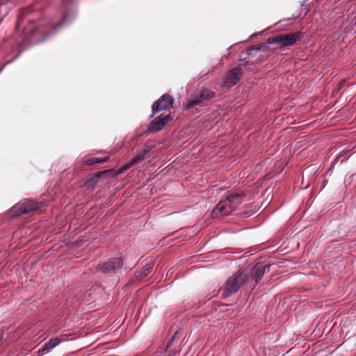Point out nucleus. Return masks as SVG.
Here are the masks:
<instances>
[{
    "label": "nucleus",
    "mask_w": 356,
    "mask_h": 356,
    "mask_svg": "<svg viewBox=\"0 0 356 356\" xmlns=\"http://www.w3.org/2000/svg\"><path fill=\"white\" fill-rule=\"evenodd\" d=\"M243 197V194L237 193L230 195L225 200H220L211 211V216L215 218L221 216L229 215L241 204Z\"/></svg>",
    "instance_id": "nucleus-1"
},
{
    "label": "nucleus",
    "mask_w": 356,
    "mask_h": 356,
    "mask_svg": "<svg viewBox=\"0 0 356 356\" xmlns=\"http://www.w3.org/2000/svg\"><path fill=\"white\" fill-rule=\"evenodd\" d=\"M248 277V273L244 270H238L236 271L227 279L222 289V296L223 298H228L236 293L247 282Z\"/></svg>",
    "instance_id": "nucleus-2"
},
{
    "label": "nucleus",
    "mask_w": 356,
    "mask_h": 356,
    "mask_svg": "<svg viewBox=\"0 0 356 356\" xmlns=\"http://www.w3.org/2000/svg\"><path fill=\"white\" fill-rule=\"evenodd\" d=\"M303 36L304 34L301 31L280 33L269 36L267 38V43L277 44V49L284 50L285 47L294 45Z\"/></svg>",
    "instance_id": "nucleus-3"
},
{
    "label": "nucleus",
    "mask_w": 356,
    "mask_h": 356,
    "mask_svg": "<svg viewBox=\"0 0 356 356\" xmlns=\"http://www.w3.org/2000/svg\"><path fill=\"white\" fill-rule=\"evenodd\" d=\"M215 97V92L210 89L204 88L201 90H197L191 95L188 100L186 108L189 109L194 106L198 105L202 102L209 101Z\"/></svg>",
    "instance_id": "nucleus-4"
},
{
    "label": "nucleus",
    "mask_w": 356,
    "mask_h": 356,
    "mask_svg": "<svg viewBox=\"0 0 356 356\" xmlns=\"http://www.w3.org/2000/svg\"><path fill=\"white\" fill-rule=\"evenodd\" d=\"M173 103L174 98L170 95L163 94L152 104L150 118L162 111L170 110L172 107Z\"/></svg>",
    "instance_id": "nucleus-5"
},
{
    "label": "nucleus",
    "mask_w": 356,
    "mask_h": 356,
    "mask_svg": "<svg viewBox=\"0 0 356 356\" xmlns=\"http://www.w3.org/2000/svg\"><path fill=\"white\" fill-rule=\"evenodd\" d=\"M51 34V33H44L43 31L33 26L26 29V33L24 32V40H30L31 43L37 44L43 42Z\"/></svg>",
    "instance_id": "nucleus-6"
},
{
    "label": "nucleus",
    "mask_w": 356,
    "mask_h": 356,
    "mask_svg": "<svg viewBox=\"0 0 356 356\" xmlns=\"http://www.w3.org/2000/svg\"><path fill=\"white\" fill-rule=\"evenodd\" d=\"M172 120L171 115H160L152 120L147 126V131L149 133H156L161 131L165 126Z\"/></svg>",
    "instance_id": "nucleus-7"
},
{
    "label": "nucleus",
    "mask_w": 356,
    "mask_h": 356,
    "mask_svg": "<svg viewBox=\"0 0 356 356\" xmlns=\"http://www.w3.org/2000/svg\"><path fill=\"white\" fill-rule=\"evenodd\" d=\"M123 262L121 258L115 257L109 259L108 261L99 264L98 270L102 273H108L113 272L122 267Z\"/></svg>",
    "instance_id": "nucleus-8"
},
{
    "label": "nucleus",
    "mask_w": 356,
    "mask_h": 356,
    "mask_svg": "<svg viewBox=\"0 0 356 356\" xmlns=\"http://www.w3.org/2000/svg\"><path fill=\"white\" fill-rule=\"evenodd\" d=\"M242 73V69L240 67L232 68L227 72L223 85L227 88L235 86L241 79Z\"/></svg>",
    "instance_id": "nucleus-9"
},
{
    "label": "nucleus",
    "mask_w": 356,
    "mask_h": 356,
    "mask_svg": "<svg viewBox=\"0 0 356 356\" xmlns=\"http://www.w3.org/2000/svg\"><path fill=\"white\" fill-rule=\"evenodd\" d=\"M177 335L178 332H176L172 335V339L167 343L164 356H175L180 351L179 339Z\"/></svg>",
    "instance_id": "nucleus-10"
},
{
    "label": "nucleus",
    "mask_w": 356,
    "mask_h": 356,
    "mask_svg": "<svg viewBox=\"0 0 356 356\" xmlns=\"http://www.w3.org/2000/svg\"><path fill=\"white\" fill-rule=\"evenodd\" d=\"M270 267V264L262 265L259 263L254 266L252 278L254 280L255 284H257L261 280L266 270H268Z\"/></svg>",
    "instance_id": "nucleus-11"
},
{
    "label": "nucleus",
    "mask_w": 356,
    "mask_h": 356,
    "mask_svg": "<svg viewBox=\"0 0 356 356\" xmlns=\"http://www.w3.org/2000/svg\"><path fill=\"white\" fill-rule=\"evenodd\" d=\"M45 206L42 202H35L32 200L26 199L24 201V215L35 211Z\"/></svg>",
    "instance_id": "nucleus-12"
},
{
    "label": "nucleus",
    "mask_w": 356,
    "mask_h": 356,
    "mask_svg": "<svg viewBox=\"0 0 356 356\" xmlns=\"http://www.w3.org/2000/svg\"><path fill=\"white\" fill-rule=\"evenodd\" d=\"M111 172H112V170H107L97 172L95 174H92L90 175V177L86 180V184L88 187H92L98 183L99 180L103 176L110 174Z\"/></svg>",
    "instance_id": "nucleus-13"
},
{
    "label": "nucleus",
    "mask_w": 356,
    "mask_h": 356,
    "mask_svg": "<svg viewBox=\"0 0 356 356\" xmlns=\"http://www.w3.org/2000/svg\"><path fill=\"white\" fill-rule=\"evenodd\" d=\"M268 43L266 44H261L257 46H251L246 49V54L248 56H254L255 53L262 51H267L269 49Z\"/></svg>",
    "instance_id": "nucleus-14"
},
{
    "label": "nucleus",
    "mask_w": 356,
    "mask_h": 356,
    "mask_svg": "<svg viewBox=\"0 0 356 356\" xmlns=\"http://www.w3.org/2000/svg\"><path fill=\"white\" fill-rule=\"evenodd\" d=\"M153 270L152 264H147L139 272H136L134 277L136 280H139L146 277Z\"/></svg>",
    "instance_id": "nucleus-15"
},
{
    "label": "nucleus",
    "mask_w": 356,
    "mask_h": 356,
    "mask_svg": "<svg viewBox=\"0 0 356 356\" xmlns=\"http://www.w3.org/2000/svg\"><path fill=\"white\" fill-rule=\"evenodd\" d=\"M22 214V204L17 203L8 211V218L13 219Z\"/></svg>",
    "instance_id": "nucleus-16"
},
{
    "label": "nucleus",
    "mask_w": 356,
    "mask_h": 356,
    "mask_svg": "<svg viewBox=\"0 0 356 356\" xmlns=\"http://www.w3.org/2000/svg\"><path fill=\"white\" fill-rule=\"evenodd\" d=\"M60 342V339L58 337L50 339L47 342H46L41 349L42 351L49 350L56 346H58ZM40 350H39V352Z\"/></svg>",
    "instance_id": "nucleus-17"
},
{
    "label": "nucleus",
    "mask_w": 356,
    "mask_h": 356,
    "mask_svg": "<svg viewBox=\"0 0 356 356\" xmlns=\"http://www.w3.org/2000/svg\"><path fill=\"white\" fill-rule=\"evenodd\" d=\"M108 159H109V157H108V156H105L102 159L97 158V157H92V158L86 159L85 161V164L87 165H92L94 164L104 163V162L108 161Z\"/></svg>",
    "instance_id": "nucleus-18"
},
{
    "label": "nucleus",
    "mask_w": 356,
    "mask_h": 356,
    "mask_svg": "<svg viewBox=\"0 0 356 356\" xmlns=\"http://www.w3.org/2000/svg\"><path fill=\"white\" fill-rule=\"evenodd\" d=\"M145 159V155L139 150L137 154L131 160V165H136Z\"/></svg>",
    "instance_id": "nucleus-19"
},
{
    "label": "nucleus",
    "mask_w": 356,
    "mask_h": 356,
    "mask_svg": "<svg viewBox=\"0 0 356 356\" xmlns=\"http://www.w3.org/2000/svg\"><path fill=\"white\" fill-rule=\"evenodd\" d=\"M67 15H65L63 17V18L56 24H55L53 27L52 30L53 32L56 31L58 28H60L67 20Z\"/></svg>",
    "instance_id": "nucleus-20"
},
{
    "label": "nucleus",
    "mask_w": 356,
    "mask_h": 356,
    "mask_svg": "<svg viewBox=\"0 0 356 356\" xmlns=\"http://www.w3.org/2000/svg\"><path fill=\"white\" fill-rule=\"evenodd\" d=\"M154 146L153 145H145L143 147L140 151L143 154V155L145 156L147 153L151 152L154 149Z\"/></svg>",
    "instance_id": "nucleus-21"
},
{
    "label": "nucleus",
    "mask_w": 356,
    "mask_h": 356,
    "mask_svg": "<svg viewBox=\"0 0 356 356\" xmlns=\"http://www.w3.org/2000/svg\"><path fill=\"white\" fill-rule=\"evenodd\" d=\"M154 146L153 145H145L143 147L140 151L143 154V155L145 156L147 153L151 152L154 149Z\"/></svg>",
    "instance_id": "nucleus-22"
},
{
    "label": "nucleus",
    "mask_w": 356,
    "mask_h": 356,
    "mask_svg": "<svg viewBox=\"0 0 356 356\" xmlns=\"http://www.w3.org/2000/svg\"><path fill=\"white\" fill-rule=\"evenodd\" d=\"M134 165H131V161L127 163V164H125L124 165H123L122 167H121L119 170H118V173H122L123 172H124L125 170H128L129 168H131V166H133Z\"/></svg>",
    "instance_id": "nucleus-23"
},
{
    "label": "nucleus",
    "mask_w": 356,
    "mask_h": 356,
    "mask_svg": "<svg viewBox=\"0 0 356 356\" xmlns=\"http://www.w3.org/2000/svg\"><path fill=\"white\" fill-rule=\"evenodd\" d=\"M345 83H346L345 80L341 81V82L339 83V88H338V90H339L344 85Z\"/></svg>",
    "instance_id": "nucleus-24"
},
{
    "label": "nucleus",
    "mask_w": 356,
    "mask_h": 356,
    "mask_svg": "<svg viewBox=\"0 0 356 356\" xmlns=\"http://www.w3.org/2000/svg\"><path fill=\"white\" fill-rule=\"evenodd\" d=\"M267 57L268 56H265V57H264V58L257 60L256 63H257V62H262V61L265 60L267 58Z\"/></svg>",
    "instance_id": "nucleus-25"
},
{
    "label": "nucleus",
    "mask_w": 356,
    "mask_h": 356,
    "mask_svg": "<svg viewBox=\"0 0 356 356\" xmlns=\"http://www.w3.org/2000/svg\"><path fill=\"white\" fill-rule=\"evenodd\" d=\"M7 2V0H0V6L6 4Z\"/></svg>",
    "instance_id": "nucleus-26"
},
{
    "label": "nucleus",
    "mask_w": 356,
    "mask_h": 356,
    "mask_svg": "<svg viewBox=\"0 0 356 356\" xmlns=\"http://www.w3.org/2000/svg\"><path fill=\"white\" fill-rule=\"evenodd\" d=\"M249 64V62L248 61H244L242 65H248Z\"/></svg>",
    "instance_id": "nucleus-27"
},
{
    "label": "nucleus",
    "mask_w": 356,
    "mask_h": 356,
    "mask_svg": "<svg viewBox=\"0 0 356 356\" xmlns=\"http://www.w3.org/2000/svg\"><path fill=\"white\" fill-rule=\"evenodd\" d=\"M19 22H18L17 23V25H16V27H17V29L19 28Z\"/></svg>",
    "instance_id": "nucleus-28"
},
{
    "label": "nucleus",
    "mask_w": 356,
    "mask_h": 356,
    "mask_svg": "<svg viewBox=\"0 0 356 356\" xmlns=\"http://www.w3.org/2000/svg\"><path fill=\"white\" fill-rule=\"evenodd\" d=\"M1 338H2L1 331H0V340L1 339Z\"/></svg>",
    "instance_id": "nucleus-29"
}]
</instances>
